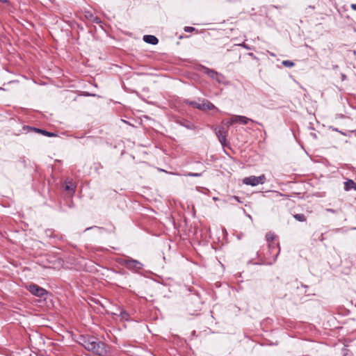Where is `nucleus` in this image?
<instances>
[{
    "mask_svg": "<svg viewBox=\"0 0 356 356\" xmlns=\"http://www.w3.org/2000/svg\"><path fill=\"white\" fill-rule=\"evenodd\" d=\"M80 343L87 350L99 356H107L109 353V346L93 336H82Z\"/></svg>",
    "mask_w": 356,
    "mask_h": 356,
    "instance_id": "f257e3e1",
    "label": "nucleus"
},
{
    "mask_svg": "<svg viewBox=\"0 0 356 356\" xmlns=\"http://www.w3.org/2000/svg\"><path fill=\"white\" fill-rule=\"evenodd\" d=\"M120 264L125 266L127 269L136 273L139 272L143 267L142 263L131 257L121 259Z\"/></svg>",
    "mask_w": 356,
    "mask_h": 356,
    "instance_id": "f03ea898",
    "label": "nucleus"
},
{
    "mask_svg": "<svg viewBox=\"0 0 356 356\" xmlns=\"http://www.w3.org/2000/svg\"><path fill=\"white\" fill-rule=\"evenodd\" d=\"M186 104L191 106L193 108H197L200 111H207V110H213L216 109L218 111V109L209 100L202 99V103H197L195 101H189L187 100Z\"/></svg>",
    "mask_w": 356,
    "mask_h": 356,
    "instance_id": "7ed1b4c3",
    "label": "nucleus"
},
{
    "mask_svg": "<svg viewBox=\"0 0 356 356\" xmlns=\"http://www.w3.org/2000/svg\"><path fill=\"white\" fill-rule=\"evenodd\" d=\"M26 289L31 293L39 298H43L47 294L46 289L35 284H31L26 286Z\"/></svg>",
    "mask_w": 356,
    "mask_h": 356,
    "instance_id": "20e7f679",
    "label": "nucleus"
},
{
    "mask_svg": "<svg viewBox=\"0 0 356 356\" xmlns=\"http://www.w3.org/2000/svg\"><path fill=\"white\" fill-rule=\"evenodd\" d=\"M266 180V177L262 175L259 177L250 176L248 177H245L243 179V183L246 185H250L252 186H257L259 184H264Z\"/></svg>",
    "mask_w": 356,
    "mask_h": 356,
    "instance_id": "39448f33",
    "label": "nucleus"
},
{
    "mask_svg": "<svg viewBox=\"0 0 356 356\" xmlns=\"http://www.w3.org/2000/svg\"><path fill=\"white\" fill-rule=\"evenodd\" d=\"M203 70L205 74L212 79L216 80L218 83H220L223 82L225 77L222 74L207 67H203Z\"/></svg>",
    "mask_w": 356,
    "mask_h": 356,
    "instance_id": "423d86ee",
    "label": "nucleus"
},
{
    "mask_svg": "<svg viewBox=\"0 0 356 356\" xmlns=\"http://www.w3.org/2000/svg\"><path fill=\"white\" fill-rule=\"evenodd\" d=\"M268 246L269 254L272 255L273 261H275L280 252L279 242L268 243Z\"/></svg>",
    "mask_w": 356,
    "mask_h": 356,
    "instance_id": "0eeeda50",
    "label": "nucleus"
},
{
    "mask_svg": "<svg viewBox=\"0 0 356 356\" xmlns=\"http://www.w3.org/2000/svg\"><path fill=\"white\" fill-rule=\"evenodd\" d=\"M215 133L222 146L226 145L227 131L224 127L215 128Z\"/></svg>",
    "mask_w": 356,
    "mask_h": 356,
    "instance_id": "6e6552de",
    "label": "nucleus"
},
{
    "mask_svg": "<svg viewBox=\"0 0 356 356\" xmlns=\"http://www.w3.org/2000/svg\"><path fill=\"white\" fill-rule=\"evenodd\" d=\"M143 40L145 42H147L148 44H157L159 42L158 38L156 36L152 35H144Z\"/></svg>",
    "mask_w": 356,
    "mask_h": 356,
    "instance_id": "1a4fd4ad",
    "label": "nucleus"
},
{
    "mask_svg": "<svg viewBox=\"0 0 356 356\" xmlns=\"http://www.w3.org/2000/svg\"><path fill=\"white\" fill-rule=\"evenodd\" d=\"M351 189L356 191V183L352 179H348L344 182V190L348 191Z\"/></svg>",
    "mask_w": 356,
    "mask_h": 356,
    "instance_id": "9d476101",
    "label": "nucleus"
},
{
    "mask_svg": "<svg viewBox=\"0 0 356 356\" xmlns=\"http://www.w3.org/2000/svg\"><path fill=\"white\" fill-rule=\"evenodd\" d=\"M33 129L35 132L42 134V135L46 136L53 137V136H56V134H54V133L49 132V131H47L46 130H43V129H41L33 128Z\"/></svg>",
    "mask_w": 356,
    "mask_h": 356,
    "instance_id": "9b49d317",
    "label": "nucleus"
},
{
    "mask_svg": "<svg viewBox=\"0 0 356 356\" xmlns=\"http://www.w3.org/2000/svg\"><path fill=\"white\" fill-rule=\"evenodd\" d=\"M266 239L268 243L277 241L276 240V236L275 235L274 233H273L271 232H269L266 234Z\"/></svg>",
    "mask_w": 356,
    "mask_h": 356,
    "instance_id": "f8f14e48",
    "label": "nucleus"
},
{
    "mask_svg": "<svg viewBox=\"0 0 356 356\" xmlns=\"http://www.w3.org/2000/svg\"><path fill=\"white\" fill-rule=\"evenodd\" d=\"M237 118H238L239 122L241 124H246L248 122H254V121L253 120L248 118L245 116L241 115V116H237Z\"/></svg>",
    "mask_w": 356,
    "mask_h": 356,
    "instance_id": "ddd939ff",
    "label": "nucleus"
},
{
    "mask_svg": "<svg viewBox=\"0 0 356 356\" xmlns=\"http://www.w3.org/2000/svg\"><path fill=\"white\" fill-rule=\"evenodd\" d=\"M76 186L74 185V184L72 181H68L66 183L65 185V190L68 191L74 192Z\"/></svg>",
    "mask_w": 356,
    "mask_h": 356,
    "instance_id": "4468645a",
    "label": "nucleus"
},
{
    "mask_svg": "<svg viewBox=\"0 0 356 356\" xmlns=\"http://www.w3.org/2000/svg\"><path fill=\"white\" fill-rule=\"evenodd\" d=\"M294 218L300 222H305L307 218L303 213H298L293 216Z\"/></svg>",
    "mask_w": 356,
    "mask_h": 356,
    "instance_id": "2eb2a0df",
    "label": "nucleus"
},
{
    "mask_svg": "<svg viewBox=\"0 0 356 356\" xmlns=\"http://www.w3.org/2000/svg\"><path fill=\"white\" fill-rule=\"evenodd\" d=\"M282 63L284 66L287 67H292L295 65L293 62L289 60H283Z\"/></svg>",
    "mask_w": 356,
    "mask_h": 356,
    "instance_id": "dca6fc26",
    "label": "nucleus"
},
{
    "mask_svg": "<svg viewBox=\"0 0 356 356\" xmlns=\"http://www.w3.org/2000/svg\"><path fill=\"white\" fill-rule=\"evenodd\" d=\"M195 30V29L194 27H192V26H185L184 27V31L185 32L191 33V32L194 31Z\"/></svg>",
    "mask_w": 356,
    "mask_h": 356,
    "instance_id": "f3484780",
    "label": "nucleus"
},
{
    "mask_svg": "<svg viewBox=\"0 0 356 356\" xmlns=\"http://www.w3.org/2000/svg\"><path fill=\"white\" fill-rule=\"evenodd\" d=\"M188 177H200L202 176V173H196V172H188L187 175Z\"/></svg>",
    "mask_w": 356,
    "mask_h": 356,
    "instance_id": "a211bd4d",
    "label": "nucleus"
},
{
    "mask_svg": "<svg viewBox=\"0 0 356 356\" xmlns=\"http://www.w3.org/2000/svg\"><path fill=\"white\" fill-rule=\"evenodd\" d=\"M120 316L122 318L127 320L129 317V314L127 312H122L120 313Z\"/></svg>",
    "mask_w": 356,
    "mask_h": 356,
    "instance_id": "6ab92c4d",
    "label": "nucleus"
},
{
    "mask_svg": "<svg viewBox=\"0 0 356 356\" xmlns=\"http://www.w3.org/2000/svg\"><path fill=\"white\" fill-rule=\"evenodd\" d=\"M91 20H92V22H95L97 24L101 23V19L96 16H95Z\"/></svg>",
    "mask_w": 356,
    "mask_h": 356,
    "instance_id": "aec40b11",
    "label": "nucleus"
},
{
    "mask_svg": "<svg viewBox=\"0 0 356 356\" xmlns=\"http://www.w3.org/2000/svg\"><path fill=\"white\" fill-rule=\"evenodd\" d=\"M238 115H235L234 118L231 119V123H236L239 122L238 118H237Z\"/></svg>",
    "mask_w": 356,
    "mask_h": 356,
    "instance_id": "412c9836",
    "label": "nucleus"
},
{
    "mask_svg": "<svg viewBox=\"0 0 356 356\" xmlns=\"http://www.w3.org/2000/svg\"><path fill=\"white\" fill-rule=\"evenodd\" d=\"M102 229L103 228L102 227H97V226H92V227H88L85 229V232L88 231V230H90V229Z\"/></svg>",
    "mask_w": 356,
    "mask_h": 356,
    "instance_id": "4be33fe9",
    "label": "nucleus"
},
{
    "mask_svg": "<svg viewBox=\"0 0 356 356\" xmlns=\"http://www.w3.org/2000/svg\"><path fill=\"white\" fill-rule=\"evenodd\" d=\"M325 211L327 212H330V213H337V211L335 210V209H326Z\"/></svg>",
    "mask_w": 356,
    "mask_h": 356,
    "instance_id": "5701e85b",
    "label": "nucleus"
},
{
    "mask_svg": "<svg viewBox=\"0 0 356 356\" xmlns=\"http://www.w3.org/2000/svg\"><path fill=\"white\" fill-rule=\"evenodd\" d=\"M232 198V199H234V200H236L237 202H240V203H242V202H243V201H241V198H240L238 196H236V195H234V196H233Z\"/></svg>",
    "mask_w": 356,
    "mask_h": 356,
    "instance_id": "b1692460",
    "label": "nucleus"
},
{
    "mask_svg": "<svg viewBox=\"0 0 356 356\" xmlns=\"http://www.w3.org/2000/svg\"><path fill=\"white\" fill-rule=\"evenodd\" d=\"M346 79H347V76H346V74H341V80H342V81H345V80H346Z\"/></svg>",
    "mask_w": 356,
    "mask_h": 356,
    "instance_id": "393cba45",
    "label": "nucleus"
},
{
    "mask_svg": "<svg viewBox=\"0 0 356 356\" xmlns=\"http://www.w3.org/2000/svg\"><path fill=\"white\" fill-rule=\"evenodd\" d=\"M350 8L354 10H356V3H353L350 5Z\"/></svg>",
    "mask_w": 356,
    "mask_h": 356,
    "instance_id": "a878e982",
    "label": "nucleus"
},
{
    "mask_svg": "<svg viewBox=\"0 0 356 356\" xmlns=\"http://www.w3.org/2000/svg\"><path fill=\"white\" fill-rule=\"evenodd\" d=\"M234 123H231V120L227 122L228 126L232 125Z\"/></svg>",
    "mask_w": 356,
    "mask_h": 356,
    "instance_id": "bb28decb",
    "label": "nucleus"
},
{
    "mask_svg": "<svg viewBox=\"0 0 356 356\" xmlns=\"http://www.w3.org/2000/svg\"><path fill=\"white\" fill-rule=\"evenodd\" d=\"M87 17H88V15H86ZM95 16H93L92 14H90L89 17L90 19H92Z\"/></svg>",
    "mask_w": 356,
    "mask_h": 356,
    "instance_id": "cd10ccee",
    "label": "nucleus"
},
{
    "mask_svg": "<svg viewBox=\"0 0 356 356\" xmlns=\"http://www.w3.org/2000/svg\"><path fill=\"white\" fill-rule=\"evenodd\" d=\"M339 133L343 136H346V134L343 133V131H340Z\"/></svg>",
    "mask_w": 356,
    "mask_h": 356,
    "instance_id": "c85d7f7f",
    "label": "nucleus"
},
{
    "mask_svg": "<svg viewBox=\"0 0 356 356\" xmlns=\"http://www.w3.org/2000/svg\"><path fill=\"white\" fill-rule=\"evenodd\" d=\"M6 1H7V0H0V2H3V3H5Z\"/></svg>",
    "mask_w": 356,
    "mask_h": 356,
    "instance_id": "c756f323",
    "label": "nucleus"
},
{
    "mask_svg": "<svg viewBox=\"0 0 356 356\" xmlns=\"http://www.w3.org/2000/svg\"><path fill=\"white\" fill-rule=\"evenodd\" d=\"M333 68H334V69H337V68H338V65H334V66L333 67Z\"/></svg>",
    "mask_w": 356,
    "mask_h": 356,
    "instance_id": "7c9ffc66",
    "label": "nucleus"
},
{
    "mask_svg": "<svg viewBox=\"0 0 356 356\" xmlns=\"http://www.w3.org/2000/svg\"><path fill=\"white\" fill-rule=\"evenodd\" d=\"M242 45H243L245 48L248 49V47L245 44H242Z\"/></svg>",
    "mask_w": 356,
    "mask_h": 356,
    "instance_id": "2f4dec72",
    "label": "nucleus"
},
{
    "mask_svg": "<svg viewBox=\"0 0 356 356\" xmlns=\"http://www.w3.org/2000/svg\"><path fill=\"white\" fill-rule=\"evenodd\" d=\"M335 131H337V132H339L340 131L338 130V129H334Z\"/></svg>",
    "mask_w": 356,
    "mask_h": 356,
    "instance_id": "473e14b6",
    "label": "nucleus"
},
{
    "mask_svg": "<svg viewBox=\"0 0 356 356\" xmlns=\"http://www.w3.org/2000/svg\"><path fill=\"white\" fill-rule=\"evenodd\" d=\"M256 124H259V125H261V123L258 122H256Z\"/></svg>",
    "mask_w": 356,
    "mask_h": 356,
    "instance_id": "72a5a7b5",
    "label": "nucleus"
},
{
    "mask_svg": "<svg viewBox=\"0 0 356 356\" xmlns=\"http://www.w3.org/2000/svg\"><path fill=\"white\" fill-rule=\"evenodd\" d=\"M256 124H259V125H261V123L258 122H256Z\"/></svg>",
    "mask_w": 356,
    "mask_h": 356,
    "instance_id": "f704fd0d",
    "label": "nucleus"
},
{
    "mask_svg": "<svg viewBox=\"0 0 356 356\" xmlns=\"http://www.w3.org/2000/svg\"><path fill=\"white\" fill-rule=\"evenodd\" d=\"M256 124H259V125H261V123L258 122H256Z\"/></svg>",
    "mask_w": 356,
    "mask_h": 356,
    "instance_id": "c9c22d12",
    "label": "nucleus"
}]
</instances>
